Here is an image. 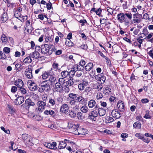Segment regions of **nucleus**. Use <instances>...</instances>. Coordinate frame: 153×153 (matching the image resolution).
<instances>
[{"label": "nucleus", "instance_id": "f257e3e1", "mask_svg": "<svg viewBox=\"0 0 153 153\" xmlns=\"http://www.w3.org/2000/svg\"><path fill=\"white\" fill-rule=\"evenodd\" d=\"M38 91L42 93L45 91H48L51 89L50 86L48 83L47 81L42 82L39 85Z\"/></svg>", "mask_w": 153, "mask_h": 153}, {"label": "nucleus", "instance_id": "f03ea898", "mask_svg": "<svg viewBox=\"0 0 153 153\" xmlns=\"http://www.w3.org/2000/svg\"><path fill=\"white\" fill-rule=\"evenodd\" d=\"M59 82H60L63 88L67 87H71L74 84V81L73 79H70L68 81H65L63 78H59L58 80Z\"/></svg>", "mask_w": 153, "mask_h": 153}, {"label": "nucleus", "instance_id": "7ed1b4c3", "mask_svg": "<svg viewBox=\"0 0 153 153\" xmlns=\"http://www.w3.org/2000/svg\"><path fill=\"white\" fill-rule=\"evenodd\" d=\"M36 105L37 107L35 109V111L38 112V111L42 112L45 109L46 103L42 100H39L37 102Z\"/></svg>", "mask_w": 153, "mask_h": 153}, {"label": "nucleus", "instance_id": "20e7f679", "mask_svg": "<svg viewBox=\"0 0 153 153\" xmlns=\"http://www.w3.org/2000/svg\"><path fill=\"white\" fill-rule=\"evenodd\" d=\"M98 116V113L95 110L91 111L88 114L87 118L92 121H95L96 120V117Z\"/></svg>", "mask_w": 153, "mask_h": 153}, {"label": "nucleus", "instance_id": "39448f33", "mask_svg": "<svg viewBox=\"0 0 153 153\" xmlns=\"http://www.w3.org/2000/svg\"><path fill=\"white\" fill-rule=\"evenodd\" d=\"M50 49V47L47 44L42 45L41 46V53L43 54H45L48 52Z\"/></svg>", "mask_w": 153, "mask_h": 153}, {"label": "nucleus", "instance_id": "423d86ee", "mask_svg": "<svg viewBox=\"0 0 153 153\" xmlns=\"http://www.w3.org/2000/svg\"><path fill=\"white\" fill-rule=\"evenodd\" d=\"M54 89L56 91L62 93L63 91V88L60 82H56L55 85Z\"/></svg>", "mask_w": 153, "mask_h": 153}, {"label": "nucleus", "instance_id": "0eeeda50", "mask_svg": "<svg viewBox=\"0 0 153 153\" xmlns=\"http://www.w3.org/2000/svg\"><path fill=\"white\" fill-rule=\"evenodd\" d=\"M112 116L116 119L119 118L121 116L120 112L117 109L113 110L111 112Z\"/></svg>", "mask_w": 153, "mask_h": 153}, {"label": "nucleus", "instance_id": "6e6552de", "mask_svg": "<svg viewBox=\"0 0 153 153\" xmlns=\"http://www.w3.org/2000/svg\"><path fill=\"white\" fill-rule=\"evenodd\" d=\"M125 17H127V18H126L125 19V24L126 25H128L130 22L132 16V14L131 13H125Z\"/></svg>", "mask_w": 153, "mask_h": 153}, {"label": "nucleus", "instance_id": "1a4fd4ad", "mask_svg": "<svg viewBox=\"0 0 153 153\" xmlns=\"http://www.w3.org/2000/svg\"><path fill=\"white\" fill-rule=\"evenodd\" d=\"M69 108V107L67 104H63L60 107V111L62 113L66 114L68 112Z\"/></svg>", "mask_w": 153, "mask_h": 153}, {"label": "nucleus", "instance_id": "9d476101", "mask_svg": "<svg viewBox=\"0 0 153 153\" xmlns=\"http://www.w3.org/2000/svg\"><path fill=\"white\" fill-rule=\"evenodd\" d=\"M24 100L25 99L23 97H18L17 98L14 100V103L16 105H19L24 102Z\"/></svg>", "mask_w": 153, "mask_h": 153}, {"label": "nucleus", "instance_id": "9b49d317", "mask_svg": "<svg viewBox=\"0 0 153 153\" xmlns=\"http://www.w3.org/2000/svg\"><path fill=\"white\" fill-rule=\"evenodd\" d=\"M117 19L120 23H125V19H126L125 15L124 13H120L117 14Z\"/></svg>", "mask_w": 153, "mask_h": 153}, {"label": "nucleus", "instance_id": "f8f14e48", "mask_svg": "<svg viewBox=\"0 0 153 153\" xmlns=\"http://www.w3.org/2000/svg\"><path fill=\"white\" fill-rule=\"evenodd\" d=\"M26 76L28 79H31L33 77L31 69L28 68L26 69L25 71Z\"/></svg>", "mask_w": 153, "mask_h": 153}, {"label": "nucleus", "instance_id": "ddd939ff", "mask_svg": "<svg viewBox=\"0 0 153 153\" xmlns=\"http://www.w3.org/2000/svg\"><path fill=\"white\" fill-rule=\"evenodd\" d=\"M25 102L26 107H27V108H28V109L30 107L33 106L35 105L34 102L29 98L26 100Z\"/></svg>", "mask_w": 153, "mask_h": 153}, {"label": "nucleus", "instance_id": "4468645a", "mask_svg": "<svg viewBox=\"0 0 153 153\" xmlns=\"http://www.w3.org/2000/svg\"><path fill=\"white\" fill-rule=\"evenodd\" d=\"M44 113L46 115H50L53 117L56 116V114L55 112L51 110H46L44 111Z\"/></svg>", "mask_w": 153, "mask_h": 153}, {"label": "nucleus", "instance_id": "2eb2a0df", "mask_svg": "<svg viewBox=\"0 0 153 153\" xmlns=\"http://www.w3.org/2000/svg\"><path fill=\"white\" fill-rule=\"evenodd\" d=\"M29 55L33 60H34V59L38 58L40 56L39 53L36 51L30 53Z\"/></svg>", "mask_w": 153, "mask_h": 153}, {"label": "nucleus", "instance_id": "dca6fc26", "mask_svg": "<svg viewBox=\"0 0 153 153\" xmlns=\"http://www.w3.org/2000/svg\"><path fill=\"white\" fill-rule=\"evenodd\" d=\"M78 134L80 135H84L87 134L88 133L87 130L85 128H79L78 129Z\"/></svg>", "mask_w": 153, "mask_h": 153}, {"label": "nucleus", "instance_id": "f3484780", "mask_svg": "<svg viewBox=\"0 0 153 153\" xmlns=\"http://www.w3.org/2000/svg\"><path fill=\"white\" fill-rule=\"evenodd\" d=\"M14 84L17 86L18 88H20L23 87L24 84L22 79H19L15 81Z\"/></svg>", "mask_w": 153, "mask_h": 153}, {"label": "nucleus", "instance_id": "a211bd4d", "mask_svg": "<svg viewBox=\"0 0 153 153\" xmlns=\"http://www.w3.org/2000/svg\"><path fill=\"white\" fill-rule=\"evenodd\" d=\"M30 22L29 20H27L26 22V27L25 28L26 29H27V31L28 33H31L32 31V27L30 25Z\"/></svg>", "mask_w": 153, "mask_h": 153}, {"label": "nucleus", "instance_id": "6ab92c4d", "mask_svg": "<svg viewBox=\"0 0 153 153\" xmlns=\"http://www.w3.org/2000/svg\"><path fill=\"white\" fill-rule=\"evenodd\" d=\"M37 86L36 84L34 82H32L28 86V88H29V89L32 91H36L37 89Z\"/></svg>", "mask_w": 153, "mask_h": 153}, {"label": "nucleus", "instance_id": "aec40b11", "mask_svg": "<svg viewBox=\"0 0 153 153\" xmlns=\"http://www.w3.org/2000/svg\"><path fill=\"white\" fill-rule=\"evenodd\" d=\"M98 112L100 116H103L106 113L105 110L103 108H99L98 109Z\"/></svg>", "mask_w": 153, "mask_h": 153}, {"label": "nucleus", "instance_id": "412c9836", "mask_svg": "<svg viewBox=\"0 0 153 153\" xmlns=\"http://www.w3.org/2000/svg\"><path fill=\"white\" fill-rule=\"evenodd\" d=\"M88 106L90 108H92L95 106L96 104L95 101L93 100H91L88 103Z\"/></svg>", "mask_w": 153, "mask_h": 153}, {"label": "nucleus", "instance_id": "4be33fe9", "mask_svg": "<svg viewBox=\"0 0 153 153\" xmlns=\"http://www.w3.org/2000/svg\"><path fill=\"white\" fill-rule=\"evenodd\" d=\"M103 93L106 95L111 94V89L107 87H105L103 88Z\"/></svg>", "mask_w": 153, "mask_h": 153}, {"label": "nucleus", "instance_id": "5701e85b", "mask_svg": "<svg viewBox=\"0 0 153 153\" xmlns=\"http://www.w3.org/2000/svg\"><path fill=\"white\" fill-rule=\"evenodd\" d=\"M8 19L7 14L6 13H4L3 14L1 18V20L3 22H5Z\"/></svg>", "mask_w": 153, "mask_h": 153}, {"label": "nucleus", "instance_id": "b1692460", "mask_svg": "<svg viewBox=\"0 0 153 153\" xmlns=\"http://www.w3.org/2000/svg\"><path fill=\"white\" fill-rule=\"evenodd\" d=\"M56 100L55 97H51L49 99L48 103L52 106H53L56 105Z\"/></svg>", "mask_w": 153, "mask_h": 153}, {"label": "nucleus", "instance_id": "393cba45", "mask_svg": "<svg viewBox=\"0 0 153 153\" xmlns=\"http://www.w3.org/2000/svg\"><path fill=\"white\" fill-rule=\"evenodd\" d=\"M98 79L101 82V83H103L106 79L105 77L102 74H99L98 75Z\"/></svg>", "mask_w": 153, "mask_h": 153}, {"label": "nucleus", "instance_id": "a878e982", "mask_svg": "<svg viewBox=\"0 0 153 153\" xmlns=\"http://www.w3.org/2000/svg\"><path fill=\"white\" fill-rule=\"evenodd\" d=\"M103 86L101 84H96L94 85V88L97 89L98 91H100L102 88Z\"/></svg>", "mask_w": 153, "mask_h": 153}, {"label": "nucleus", "instance_id": "bb28decb", "mask_svg": "<svg viewBox=\"0 0 153 153\" xmlns=\"http://www.w3.org/2000/svg\"><path fill=\"white\" fill-rule=\"evenodd\" d=\"M81 70V68H79L78 65H74L73 67L71 68V72L74 71L75 72L77 71H80Z\"/></svg>", "mask_w": 153, "mask_h": 153}, {"label": "nucleus", "instance_id": "cd10ccee", "mask_svg": "<svg viewBox=\"0 0 153 153\" xmlns=\"http://www.w3.org/2000/svg\"><path fill=\"white\" fill-rule=\"evenodd\" d=\"M153 36V33L151 32L149 34L146 36V37L145 39H149L148 41V42L152 43L153 42V37H152Z\"/></svg>", "mask_w": 153, "mask_h": 153}, {"label": "nucleus", "instance_id": "c85d7f7f", "mask_svg": "<svg viewBox=\"0 0 153 153\" xmlns=\"http://www.w3.org/2000/svg\"><path fill=\"white\" fill-rule=\"evenodd\" d=\"M59 145L58 146L59 149H61L65 148L66 146V144L65 141H59Z\"/></svg>", "mask_w": 153, "mask_h": 153}, {"label": "nucleus", "instance_id": "c756f323", "mask_svg": "<svg viewBox=\"0 0 153 153\" xmlns=\"http://www.w3.org/2000/svg\"><path fill=\"white\" fill-rule=\"evenodd\" d=\"M93 66L92 63L89 62L84 67L86 71H89L91 70Z\"/></svg>", "mask_w": 153, "mask_h": 153}, {"label": "nucleus", "instance_id": "7c9ffc66", "mask_svg": "<svg viewBox=\"0 0 153 153\" xmlns=\"http://www.w3.org/2000/svg\"><path fill=\"white\" fill-rule=\"evenodd\" d=\"M32 60V59L29 55V56H27L24 59L23 62L25 63H30Z\"/></svg>", "mask_w": 153, "mask_h": 153}, {"label": "nucleus", "instance_id": "2f4dec72", "mask_svg": "<svg viewBox=\"0 0 153 153\" xmlns=\"http://www.w3.org/2000/svg\"><path fill=\"white\" fill-rule=\"evenodd\" d=\"M80 110L82 112L85 113L88 112L89 109L87 106L84 105L81 108Z\"/></svg>", "mask_w": 153, "mask_h": 153}, {"label": "nucleus", "instance_id": "473e14b6", "mask_svg": "<svg viewBox=\"0 0 153 153\" xmlns=\"http://www.w3.org/2000/svg\"><path fill=\"white\" fill-rule=\"evenodd\" d=\"M1 40L2 42L4 43L7 44L8 43V39L6 36L5 34H3L1 37Z\"/></svg>", "mask_w": 153, "mask_h": 153}, {"label": "nucleus", "instance_id": "72a5a7b5", "mask_svg": "<svg viewBox=\"0 0 153 153\" xmlns=\"http://www.w3.org/2000/svg\"><path fill=\"white\" fill-rule=\"evenodd\" d=\"M133 126L135 128L140 129L141 127V124L139 122H136L134 123Z\"/></svg>", "mask_w": 153, "mask_h": 153}, {"label": "nucleus", "instance_id": "f704fd0d", "mask_svg": "<svg viewBox=\"0 0 153 153\" xmlns=\"http://www.w3.org/2000/svg\"><path fill=\"white\" fill-rule=\"evenodd\" d=\"M18 90V92H20L21 94L22 95L25 94L27 93L26 89L22 87L19 88Z\"/></svg>", "mask_w": 153, "mask_h": 153}, {"label": "nucleus", "instance_id": "c9c22d12", "mask_svg": "<svg viewBox=\"0 0 153 153\" xmlns=\"http://www.w3.org/2000/svg\"><path fill=\"white\" fill-rule=\"evenodd\" d=\"M31 136L27 134H23L22 135V139L26 142L29 138H31Z\"/></svg>", "mask_w": 153, "mask_h": 153}, {"label": "nucleus", "instance_id": "e433bc0d", "mask_svg": "<svg viewBox=\"0 0 153 153\" xmlns=\"http://www.w3.org/2000/svg\"><path fill=\"white\" fill-rule=\"evenodd\" d=\"M113 118L111 117H106L105 122L106 123H111L114 121Z\"/></svg>", "mask_w": 153, "mask_h": 153}, {"label": "nucleus", "instance_id": "4c0bfd02", "mask_svg": "<svg viewBox=\"0 0 153 153\" xmlns=\"http://www.w3.org/2000/svg\"><path fill=\"white\" fill-rule=\"evenodd\" d=\"M69 74L68 72L67 71H64L61 73V75L62 77V78H63L64 79H65V78L66 77L68 76H69Z\"/></svg>", "mask_w": 153, "mask_h": 153}, {"label": "nucleus", "instance_id": "58836bf2", "mask_svg": "<svg viewBox=\"0 0 153 153\" xmlns=\"http://www.w3.org/2000/svg\"><path fill=\"white\" fill-rule=\"evenodd\" d=\"M87 99L86 98H84L82 97L80 101L79 102V104L85 105L87 104Z\"/></svg>", "mask_w": 153, "mask_h": 153}, {"label": "nucleus", "instance_id": "ea45409f", "mask_svg": "<svg viewBox=\"0 0 153 153\" xmlns=\"http://www.w3.org/2000/svg\"><path fill=\"white\" fill-rule=\"evenodd\" d=\"M133 18L135 19H141L142 17V14H140L138 13H135L133 15Z\"/></svg>", "mask_w": 153, "mask_h": 153}, {"label": "nucleus", "instance_id": "a19ab883", "mask_svg": "<svg viewBox=\"0 0 153 153\" xmlns=\"http://www.w3.org/2000/svg\"><path fill=\"white\" fill-rule=\"evenodd\" d=\"M117 106L119 109L120 108L122 109L124 107V104L122 101H119L117 104Z\"/></svg>", "mask_w": 153, "mask_h": 153}, {"label": "nucleus", "instance_id": "79ce46f5", "mask_svg": "<svg viewBox=\"0 0 153 153\" xmlns=\"http://www.w3.org/2000/svg\"><path fill=\"white\" fill-rule=\"evenodd\" d=\"M85 64V62L83 60H81L80 62L79 63V65L78 66L79 68L81 67L82 68H81V70H83V69L84 68V67H83V65H84Z\"/></svg>", "mask_w": 153, "mask_h": 153}, {"label": "nucleus", "instance_id": "37998d69", "mask_svg": "<svg viewBox=\"0 0 153 153\" xmlns=\"http://www.w3.org/2000/svg\"><path fill=\"white\" fill-rule=\"evenodd\" d=\"M142 32L143 33H142L139 34L138 35V36L144 35V36H146L148 35L149 33L147 29L146 28H144L143 29Z\"/></svg>", "mask_w": 153, "mask_h": 153}, {"label": "nucleus", "instance_id": "c03bdc74", "mask_svg": "<svg viewBox=\"0 0 153 153\" xmlns=\"http://www.w3.org/2000/svg\"><path fill=\"white\" fill-rule=\"evenodd\" d=\"M149 110H147L145 111V114L143 116V117L146 119H150L151 118V117L149 115Z\"/></svg>", "mask_w": 153, "mask_h": 153}, {"label": "nucleus", "instance_id": "a18cd8bd", "mask_svg": "<svg viewBox=\"0 0 153 153\" xmlns=\"http://www.w3.org/2000/svg\"><path fill=\"white\" fill-rule=\"evenodd\" d=\"M53 67L56 71L60 70V68L59 67V64L54 62L53 65Z\"/></svg>", "mask_w": 153, "mask_h": 153}, {"label": "nucleus", "instance_id": "49530a36", "mask_svg": "<svg viewBox=\"0 0 153 153\" xmlns=\"http://www.w3.org/2000/svg\"><path fill=\"white\" fill-rule=\"evenodd\" d=\"M77 96L78 94L73 93H70L68 95V96L70 98L74 100L75 99Z\"/></svg>", "mask_w": 153, "mask_h": 153}, {"label": "nucleus", "instance_id": "de8ad7c7", "mask_svg": "<svg viewBox=\"0 0 153 153\" xmlns=\"http://www.w3.org/2000/svg\"><path fill=\"white\" fill-rule=\"evenodd\" d=\"M73 44L72 42L70 40H66L65 42V45L66 46L69 47H71L73 46Z\"/></svg>", "mask_w": 153, "mask_h": 153}, {"label": "nucleus", "instance_id": "09e8293b", "mask_svg": "<svg viewBox=\"0 0 153 153\" xmlns=\"http://www.w3.org/2000/svg\"><path fill=\"white\" fill-rule=\"evenodd\" d=\"M69 113V115L72 118H74L76 116V114L74 111L70 110Z\"/></svg>", "mask_w": 153, "mask_h": 153}, {"label": "nucleus", "instance_id": "8fccbe9b", "mask_svg": "<svg viewBox=\"0 0 153 153\" xmlns=\"http://www.w3.org/2000/svg\"><path fill=\"white\" fill-rule=\"evenodd\" d=\"M32 138L31 137V138H29L26 142L29 144L30 146H33L34 144L32 142Z\"/></svg>", "mask_w": 153, "mask_h": 153}, {"label": "nucleus", "instance_id": "3c124183", "mask_svg": "<svg viewBox=\"0 0 153 153\" xmlns=\"http://www.w3.org/2000/svg\"><path fill=\"white\" fill-rule=\"evenodd\" d=\"M45 41L46 42H51L53 41V39L50 36H47L45 39Z\"/></svg>", "mask_w": 153, "mask_h": 153}, {"label": "nucleus", "instance_id": "603ef678", "mask_svg": "<svg viewBox=\"0 0 153 153\" xmlns=\"http://www.w3.org/2000/svg\"><path fill=\"white\" fill-rule=\"evenodd\" d=\"M49 75L48 73L45 72L42 75V78L44 79H46L48 77Z\"/></svg>", "mask_w": 153, "mask_h": 153}, {"label": "nucleus", "instance_id": "864d4df0", "mask_svg": "<svg viewBox=\"0 0 153 153\" xmlns=\"http://www.w3.org/2000/svg\"><path fill=\"white\" fill-rule=\"evenodd\" d=\"M3 51L6 53L8 54L10 52V48L7 47H4L3 49Z\"/></svg>", "mask_w": 153, "mask_h": 153}, {"label": "nucleus", "instance_id": "5fc2aeb1", "mask_svg": "<svg viewBox=\"0 0 153 153\" xmlns=\"http://www.w3.org/2000/svg\"><path fill=\"white\" fill-rule=\"evenodd\" d=\"M56 80V77L52 76H50L49 79V80L51 82H55Z\"/></svg>", "mask_w": 153, "mask_h": 153}, {"label": "nucleus", "instance_id": "6e6d98bb", "mask_svg": "<svg viewBox=\"0 0 153 153\" xmlns=\"http://www.w3.org/2000/svg\"><path fill=\"white\" fill-rule=\"evenodd\" d=\"M78 87L80 90L82 91L84 89L85 86L83 85V84H82V83H81L78 85Z\"/></svg>", "mask_w": 153, "mask_h": 153}, {"label": "nucleus", "instance_id": "4d7b16f0", "mask_svg": "<svg viewBox=\"0 0 153 153\" xmlns=\"http://www.w3.org/2000/svg\"><path fill=\"white\" fill-rule=\"evenodd\" d=\"M103 96L102 94L101 93H98L97 95V100H99Z\"/></svg>", "mask_w": 153, "mask_h": 153}, {"label": "nucleus", "instance_id": "13d9d810", "mask_svg": "<svg viewBox=\"0 0 153 153\" xmlns=\"http://www.w3.org/2000/svg\"><path fill=\"white\" fill-rule=\"evenodd\" d=\"M82 114L81 112H78L77 114V117L79 120L82 119Z\"/></svg>", "mask_w": 153, "mask_h": 153}, {"label": "nucleus", "instance_id": "bf43d9fd", "mask_svg": "<svg viewBox=\"0 0 153 153\" xmlns=\"http://www.w3.org/2000/svg\"><path fill=\"white\" fill-rule=\"evenodd\" d=\"M32 98L35 100H39V96L36 94H33V95Z\"/></svg>", "mask_w": 153, "mask_h": 153}, {"label": "nucleus", "instance_id": "052dcab7", "mask_svg": "<svg viewBox=\"0 0 153 153\" xmlns=\"http://www.w3.org/2000/svg\"><path fill=\"white\" fill-rule=\"evenodd\" d=\"M1 129L4 131L5 133L7 134H9L10 133V131L8 129L5 130V128L4 127L1 126Z\"/></svg>", "mask_w": 153, "mask_h": 153}, {"label": "nucleus", "instance_id": "680f3d73", "mask_svg": "<svg viewBox=\"0 0 153 153\" xmlns=\"http://www.w3.org/2000/svg\"><path fill=\"white\" fill-rule=\"evenodd\" d=\"M14 16H15L17 18H18V17H21V14L19 12H18L17 11L15 12L14 13Z\"/></svg>", "mask_w": 153, "mask_h": 153}, {"label": "nucleus", "instance_id": "e2e57ef3", "mask_svg": "<svg viewBox=\"0 0 153 153\" xmlns=\"http://www.w3.org/2000/svg\"><path fill=\"white\" fill-rule=\"evenodd\" d=\"M133 22L134 24H138L140 23L141 21V19H133Z\"/></svg>", "mask_w": 153, "mask_h": 153}, {"label": "nucleus", "instance_id": "0e129e2a", "mask_svg": "<svg viewBox=\"0 0 153 153\" xmlns=\"http://www.w3.org/2000/svg\"><path fill=\"white\" fill-rule=\"evenodd\" d=\"M82 84L85 86H87L88 85V83L87 80L85 79H83L82 81Z\"/></svg>", "mask_w": 153, "mask_h": 153}, {"label": "nucleus", "instance_id": "69168bd1", "mask_svg": "<svg viewBox=\"0 0 153 153\" xmlns=\"http://www.w3.org/2000/svg\"><path fill=\"white\" fill-rule=\"evenodd\" d=\"M48 96L47 94H44L42 95V98L43 101H46L47 100Z\"/></svg>", "mask_w": 153, "mask_h": 153}, {"label": "nucleus", "instance_id": "338daca9", "mask_svg": "<svg viewBox=\"0 0 153 153\" xmlns=\"http://www.w3.org/2000/svg\"><path fill=\"white\" fill-rule=\"evenodd\" d=\"M141 140L144 142L147 143H149L150 141L148 138H145L144 137H143V139H142Z\"/></svg>", "mask_w": 153, "mask_h": 153}, {"label": "nucleus", "instance_id": "774afa93", "mask_svg": "<svg viewBox=\"0 0 153 153\" xmlns=\"http://www.w3.org/2000/svg\"><path fill=\"white\" fill-rule=\"evenodd\" d=\"M148 53L150 56L152 58H153V48Z\"/></svg>", "mask_w": 153, "mask_h": 153}]
</instances>
